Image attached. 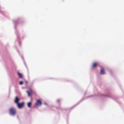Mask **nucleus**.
<instances>
[{
  "mask_svg": "<svg viewBox=\"0 0 124 124\" xmlns=\"http://www.w3.org/2000/svg\"><path fill=\"white\" fill-rule=\"evenodd\" d=\"M17 107L19 108H21L23 107L24 105V103L22 102L21 103H19L17 104Z\"/></svg>",
  "mask_w": 124,
  "mask_h": 124,
  "instance_id": "f03ea898",
  "label": "nucleus"
},
{
  "mask_svg": "<svg viewBox=\"0 0 124 124\" xmlns=\"http://www.w3.org/2000/svg\"><path fill=\"white\" fill-rule=\"evenodd\" d=\"M18 75L19 76V77L21 78H22L23 77V76L22 74L20 73H18Z\"/></svg>",
  "mask_w": 124,
  "mask_h": 124,
  "instance_id": "0eeeda50",
  "label": "nucleus"
},
{
  "mask_svg": "<svg viewBox=\"0 0 124 124\" xmlns=\"http://www.w3.org/2000/svg\"><path fill=\"white\" fill-rule=\"evenodd\" d=\"M57 101H58V102H59V101H60L59 100H58Z\"/></svg>",
  "mask_w": 124,
  "mask_h": 124,
  "instance_id": "9b49d317",
  "label": "nucleus"
},
{
  "mask_svg": "<svg viewBox=\"0 0 124 124\" xmlns=\"http://www.w3.org/2000/svg\"><path fill=\"white\" fill-rule=\"evenodd\" d=\"M9 112L10 115L12 116L15 115L16 113V110L14 108H10L9 110Z\"/></svg>",
  "mask_w": 124,
  "mask_h": 124,
  "instance_id": "f257e3e1",
  "label": "nucleus"
},
{
  "mask_svg": "<svg viewBox=\"0 0 124 124\" xmlns=\"http://www.w3.org/2000/svg\"><path fill=\"white\" fill-rule=\"evenodd\" d=\"M42 104V102L40 100H38L36 104V106H40Z\"/></svg>",
  "mask_w": 124,
  "mask_h": 124,
  "instance_id": "7ed1b4c3",
  "label": "nucleus"
},
{
  "mask_svg": "<svg viewBox=\"0 0 124 124\" xmlns=\"http://www.w3.org/2000/svg\"><path fill=\"white\" fill-rule=\"evenodd\" d=\"M27 92L28 94V95L29 96H30L31 95V93H29L28 91H27Z\"/></svg>",
  "mask_w": 124,
  "mask_h": 124,
  "instance_id": "1a4fd4ad",
  "label": "nucleus"
},
{
  "mask_svg": "<svg viewBox=\"0 0 124 124\" xmlns=\"http://www.w3.org/2000/svg\"><path fill=\"white\" fill-rule=\"evenodd\" d=\"M104 68H103L101 69V71L100 72V74H103L105 73L104 72Z\"/></svg>",
  "mask_w": 124,
  "mask_h": 124,
  "instance_id": "423d86ee",
  "label": "nucleus"
},
{
  "mask_svg": "<svg viewBox=\"0 0 124 124\" xmlns=\"http://www.w3.org/2000/svg\"><path fill=\"white\" fill-rule=\"evenodd\" d=\"M19 84L20 85H22L23 84V81H20L19 82Z\"/></svg>",
  "mask_w": 124,
  "mask_h": 124,
  "instance_id": "9d476101",
  "label": "nucleus"
},
{
  "mask_svg": "<svg viewBox=\"0 0 124 124\" xmlns=\"http://www.w3.org/2000/svg\"><path fill=\"white\" fill-rule=\"evenodd\" d=\"M98 64V63L96 62H94L92 64V67L94 68Z\"/></svg>",
  "mask_w": 124,
  "mask_h": 124,
  "instance_id": "39448f33",
  "label": "nucleus"
},
{
  "mask_svg": "<svg viewBox=\"0 0 124 124\" xmlns=\"http://www.w3.org/2000/svg\"><path fill=\"white\" fill-rule=\"evenodd\" d=\"M31 102H29L27 104V106L28 107H31Z\"/></svg>",
  "mask_w": 124,
  "mask_h": 124,
  "instance_id": "6e6552de",
  "label": "nucleus"
},
{
  "mask_svg": "<svg viewBox=\"0 0 124 124\" xmlns=\"http://www.w3.org/2000/svg\"><path fill=\"white\" fill-rule=\"evenodd\" d=\"M19 101L20 99L18 97L16 96L15 97V102L17 104L19 103Z\"/></svg>",
  "mask_w": 124,
  "mask_h": 124,
  "instance_id": "20e7f679",
  "label": "nucleus"
}]
</instances>
